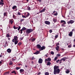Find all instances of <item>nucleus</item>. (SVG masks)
Masks as SVG:
<instances>
[{"label":"nucleus","mask_w":75,"mask_h":75,"mask_svg":"<svg viewBox=\"0 0 75 75\" xmlns=\"http://www.w3.org/2000/svg\"><path fill=\"white\" fill-rule=\"evenodd\" d=\"M54 75H56V74H59L60 72V69H59V66H55L54 67Z\"/></svg>","instance_id":"nucleus-1"},{"label":"nucleus","mask_w":75,"mask_h":75,"mask_svg":"<svg viewBox=\"0 0 75 75\" xmlns=\"http://www.w3.org/2000/svg\"><path fill=\"white\" fill-rule=\"evenodd\" d=\"M32 31H33V30L31 29H26V34H30Z\"/></svg>","instance_id":"nucleus-2"},{"label":"nucleus","mask_w":75,"mask_h":75,"mask_svg":"<svg viewBox=\"0 0 75 75\" xmlns=\"http://www.w3.org/2000/svg\"><path fill=\"white\" fill-rule=\"evenodd\" d=\"M75 22V21H74L73 20H71L69 21H68L67 22V23L68 24H73Z\"/></svg>","instance_id":"nucleus-3"},{"label":"nucleus","mask_w":75,"mask_h":75,"mask_svg":"<svg viewBox=\"0 0 75 75\" xmlns=\"http://www.w3.org/2000/svg\"><path fill=\"white\" fill-rule=\"evenodd\" d=\"M14 39H13L12 40V42H14L15 41H17V40H18V37H17V36H14ZM15 40V41H14Z\"/></svg>","instance_id":"nucleus-4"},{"label":"nucleus","mask_w":75,"mask_h":75,"mask_svg":"<svg viewBox=\"0 0 75 75\" xmlns=\"http://www.w3.org/2000/svg\"><path fill=\"white\" fill-rule=\"evenodd\" d=\"M26 30V28L25 27H23L22 29H21L20 31L19 32H20L21 34H22L23 31H24Z\"/></svg>","instance_id":"nucleus-5"},{"label":"nucleus","mask_w":75,"mask_h":75,"mask_svg":"<svg viewBox=\"0 0 75 75\" xmlns=\"http://www.w3.org/2000/svg\"><path fill=\"white\" fill-rule=\"evenodd\" d=\"M45 23L46 24H47V25H50V22L49 21H45Z\"/></svg>","instance_id":"nucleus-6"},{"label":"nucleus","mask_w":75,"mask_h":75,"mask_svg":"<svg viewBox=\"0 0 75 75\" xmlns=\"http://www.w3.org/2000/svg\"><path fill=\"white\" fill-rule=\"evenodd\" d=\"M68 59V58L67 57H64L62 58V59H60V61H65L66 59Z\"/></svg>","instance_id":"nucleus-7"},{"label":"nucleus","mask_w":75,"mask_h":75,"mask_svg":"<svg viewBox=\"0 0 75 75\" xmlns=\"http://www.w3.org/2000/svg\"><path fill=\"white\" fill-rule=\"evenodd\" d=\"M38 62L40 64H42V59H40L39 60Z\"/></svg>","instance_id":"nucleus-8"},{"label":"nucleus","mask_w":75,"mask_h":75,"mask_svg":"<svg viewBox=\"0 0 75 75\" xmlns=\"http://www.w3.org/2000/svg\"><path fill=\"white\" fill-rule=\"evenodd\" d=\"M45 46H43L41 47L40 49V51H41L42 50H43L45 49Z\"/></svg>","instance_id":"nucleus-9"},{"label":"nucleus","mask_w":75,"mask_h":75,"mask_svg":"<svg viewBox=\"0 0 75 75\" xmlns=\"http://www.w3.org/2000/svg\"><path fill=\"white\" fill-rule=\"evenodd\" d=\"M72 34H73V32L72 31H71L69 34V35L70 37H72Z\"/></svg>","instance_id":"nucleus-10"},{"label":"nucleus","mask_w":75,"mask_h":75,"mask_svg":"<svg viewBox=\"0 0 75 75\" xmlns=\"http://www.w3.org/2000/svg\"><path fill=\"white\" fill-rule=\"evenodd\" d=\"M7 52H8V53H11V50L10 49H8L7 50Z\"/></svg>","instance_id":"nucleus-11"},{"label":"nucleus","mask_w":75,"mask_h":75,"mask_svg":"<svg viewBox=\"0 0 75 75\" xmlns=\"http://www.w3.org/2000/svg\"><path fill=\"white\" fill-rule=\"evenodd\" d=\"M45 10V8H44L42 10L40 11V13H42V12H44Z\"/></svg>","instance_id":"nucleus-12"},{"label":"nucleus","mask_w":75,"mask_h":75,"mask_svg":"<svg viewBox=\"0 0 75 75\" xmlns=\"http://www.w3.org/2000/svg\"><path fill=\"white\" fill-rule=\"evenodd\" d=\"M37 47L38 48H39V49H40L41 48V45H37Z\"/></svg>","instance_id":"nucleus-13"},{"label":"nucleus","mask_w":75,"mask_h":75,"mask_svg":"<svg viewBox=\"0 0 75 75\" xmlns=\"http://www.w3.org/2000/svg\"><path fill=\"white\" fill-rule=\"evenodd\" d=\"M40 51H37V52H36L35 53H34V54H36V55H37V54H39V52H40Z\"/></svg>","instance_id":"nucleus-14"},{"label":"nucleus","mask_w":75,"mask_h":75,"mask_svg":"<svg viewBox=\"0 0 75 75\" xmlns=\"http://www.w3.org/2000/svg\"><path fill=\"white\" fill-rule=\"evenodd\" d=\"M24 71V69H21L20 70V73H23V72Z\"/></svg>","instance_id":"nucleus-15"},{"label":"nucleus","mask_w":75,"mask_h":75,"mask_svg":"<svg viewBox=\"0 0 75 75\" xmlns=\"http://www.w3.org/2000/svg\"><path fill=\"white\" fill-rule=\"evenodd\" d=\"M59 46H57L55 47L57 51H58L59 50Z\"/></svg>","instance_id":"nucleus-16"},{"label":"nucleus","mask_w":75,"mask_h":75,"mask_svg":"<svg viewBox=\"0 0 75 75\" xmlns=\"http://www.w3.org/2000/svg\"><path fill=\"white\" fill-rule=\"evenodd\" d=\"M30 16V13L28 12L26 14V15L25 16L26 18V17H28Z\"/></svg>","instance_id":"nucleus-17"},{"label":"nucleus","mask_w":75,"mask_h":75,"mask_svg":"<svg viewBox=\"0 0 75 75\" xmlns=\"http://www.w3.org/2000/svg\"><path fill=\"white\" fill-rule=\"evenodd\" d=\"M53 21L54 22V23H56L57 21V20L55 18H54L53 19Z\"/></svg>","instance_id":"nucleus-18"},{"label":"nucleus","mask_w":75,"mask_h":75,"mask_svg":"<svg viewBox=\"0 0 75 75\" xmlns=\"http://www.w3.org/2000/svg\"><path fill=\"white\" fill-rule=\"evenodd\" d=\"M6 37L7 38H8L9 37H10V34H7L6 35Z\"/></svg>","instance_id":"nucleus-19"},{"label":"nucleus","mask_w":75,"mask_h":75,"mask_svg":"<svg viewBox=\"0 0 75 75\" xmlns=\"http://www.w3.org/2000/svg\"><path fill=\"white\" fill-rule=\"evenodd\" d=\"M51 62H47V65H51Z\"/></svg>","instance_id":"nucleus-20"},{"label":"nucleus","mask_w":75,"mask_h":75,"mask_svg":"<svg viewBox=\"0 0 75 75\" xmlns=\"http://www.w3.org/2000/svg\"><path fill=\"white\" fill-rule=\"evenodd\" d=\"M49 73L48 72H47L45 73V75H49Z\"/></svg>","instance_id":"nucleus-21"},{"label":"nucleus","mask_w":75,"mask_h":75,"mask_svg":"<svg viewBox=\"0 0 75 75\" xmlns=\"http://www.w3.org/2000/svg\"><path fill=\"white\" fill-rule=\"evenodd\" d=\"M17 6H14L12 7V9H16Z\"/></svg>","instance_id":"nucleus-22"},{"label":"nucleus","mask_w":75,"mask_h":75,"mask_svg":"<svg viewBox=\"0 0 75 75\" xmlns=\"http://www.w3.org/2000/svg\"><path fill=\"white\" fill-rule=\"evenodd\" d=\"M14 42L15 45H16V44H17L18 42L17 40H15Z\"/></svg>","instance_id":"nucleus-23"},{"label":"nucleus","mask_w":75,"mask_h":75,"mask_svg":"<svg viewBox=\"0 0 75 75\" xmlns=\"http://www.w3.org/2000/svg\"><path fill=\"white\" fill-rule=\"evenodd\" d=\"M3 4H4V3L0 1V5H2V6H3Z\"/></svg>","instance_id":"nucleus-24"},{"label":"nucleus","mask_w":75,"mask_h":75,"mask_svg":"<svg viewBox=\"0 0 75 75\" xmlns=\"http://www.w3.org/2000/svg\"><path fill=\"white\" fill-rule=\"evenodd\" d=\"M67 71H66V72L67 74H69V70H68V69H67Z\"/></svg>","instance_id":"nucleus-25"},{"label":"nucleus","mask_w":75,"mask_h":75,"mask_svg":"<svg viewBox=\"0 0 75 75\" xmlns=\"http://www.w3.org/2000/svg\"><path fill=\"white\" fill-rule=\"evenodd\" d=\"M13 64V62L12 61H10L9 65H11Z\"/></svg>","instance_id":"nucleus-26"},{"label":"nucleus","mask_w":75,"mask_h":75,"mask_svg":"<svg viewBox=\"0 0 75 75\" xmlns=\"http://www.w3.org/2000/svg\"><path fill=\"white\" fill-rule=\"evenodd\" d=\"M35 38H33L31 40V41L32 42H34V41H35Z\"/></svg>","instance_id":"nucleus-27"},{"label":"nucleus","mask_w":75,"mask_h":75,"mask_svg":"<svg viewBox=\"0 0 75 75\" xmlns=\"http://www.w3.org/2000/svg\"><path fill=\"white\" fill-rule=\"evenodd\" d=\"M57 57H60V56H61V54H57Z\"/></svg>","instance_id":"nucleus-28"},{"label":"nucleus","mask_w":75,"mask_h":75,"mask_svg":"<svg viewBox=\"0 0 75 75\" xmlns=\"http://www.w3.org/2000/svg\"><path fill=\"white\" fill-rule=\"evenodd\" d=\"M45 62L46 63H47V62H48V59L47 58V59H45Z\"/></svg>","instance_id":"nucleus-29"},{"label":"nucleus","mask_w":75,"mask_h":75,"mask_svg":"<svg viewBox=\"0 0 75 75\" xmlns=\"http://www.w3.org/2000/svg\"><path fill=\"white\" fill-rule=\"evenodd\" d=\"M10 23H11V24H13V21L12 20H10Z\"/></svg>","instance_id":"nucleus-30"},{"label":"nucleus","mask_w":75,"mask_h":75,"mask_svg":"<svg viewBox=\"0 0 75 75\" xmlns=\"http://www.w3.org/2000/svg\"><path fill=\"white\" fill-rule=\"evenodd\" d=\"M58 59V57H56L54 59V61H57V59Z\"/></svg>","instance_id":"nucleus-31"},{"label":"nucleus","mask_w":75,"mask_h":75,"mask_svg":"<svg viewBox=\"0 0 75 75\" xmlns=\"http://www.w3.org/2000/svg\"><path fill=\"white\" fill-rule=\"evenodd\" d=\"M61 23H64V22H65V21L64 20H62L61 21Z\"/></svg>","instance_id":"nucleus-32"},{"label":"nucleus","mask_w":75,"mask_h":75,"mask_svg":"<svg viewBox=\"0 0 75 75\" xmlns=\"http://www.w3.org/2000/svg\"><path fill=\"white\" fill-rule=\"evenodd\" d=\"M47 59H48V61H51V58L50 57H49Z\"/></svg>","instance_id":"nucleus-33"},{"label":"nucleus","mask_w":75,"mask_h":75,"mask_svg":"<svg viewBox=\"0 0 75 75\" xmlns=\"http://www.w3.org/2000/svg\"><path fill=\"white\" fill-rule=\"evenodd\" d=\"M50 54H51L52 55H54V52L51 51L50 52Z\"/></svg>","instance_id":"nucleus-34"},{"label":"nucleus","mask_w":75,"mask_h":75,"mask_svg":"<svg viewBox=\"0 0 75 75\" xmlns=\"http://www.w3.org/2000/svg\"><path fill=\"white\" fill-rule=\"evenodd\" d=\"M20 28H21V26H19L18 28V31H19V30H20Z\"/></svg>","instance_id":"nucleus-35"},{"label":"nucleus","mask_w":75,"mask_h":75,"mask_svg":"<svg viewBox=\"0 0 75 75\" xmlns=\"http://www.w3.org/2000/svg\"><path fill=\"white\" fill-rule=\"evenodd\" d=\"M24 18L22 19H21L20 20V21H21V22H22V21H24Z\"/></svg>","instance_id":"nucleus-36"},{"label":"nucleus","mask_w":75,"mask_h":75,"mask_svg":"<svg viewBox=\"0 0 75 75\" xmlns=\"http://www.w3.org/2000/svg\"><path fill=\"white\" fill-rule=\"evenodd\" d=\"M6 14H7V13L6 12H5L4 13V16H6Z\"/></svg>","instance_id":"nucleus-37"},{"label":"nucleus","mask_w":75,"mask_h":75,"mask_svg":"<svg viewBox=\"0 0 75 75\" xmlns=\"http://www.w3.org/2000/svg\"><path fill=\"white\" fill-rule=\"evenodd\" d=\"M13 28L15 29H17V28H18V27H15V26H13Z\"/></svg>","instance_id":"nucleus-38"},{"label":"nucleus","mask_w":75,"mask_h":75,"mask_svg":"<svg viewBox=\"0 0 75 75\" xmlns=\"http://www.w3.org/2000/svg\"><path fill=\"white\" fill-rule=\"evenodd\" d=\"M16 69H17V70H18V69H20V68L17 67L16 68Z\"/></svg>","instance_id":"nucleus-39"},{"label":"nucleus","mask_w":75,"mask_h":75,"mask_svg":"<svg viewBox=\"0 0 75 75\" xmlns=\"http://www.w3.org/2000/svg\"><path fill=\"white\" fill-rule=\"evenodd\" d=\"M56 13L54 14V16H57V15H58V13H57V12H56Z\"/></svg>","instance_id":"nucleus-40"},{"label":"nucleus","mask_w":75,"mask_h":75,"mask_svg":"<svg viewBox=\"0 0 75 75\" xmlns=\"http://www.w3.org/2000/svg\"><path fill=\"white\" fill-rule=\"evenodd\" d=\"M21 42H19L18 43V45H21Z\"/></svg>","instance_id":"nucleus-41"},{"label":"nucleus","mask_w":75,"mask_h":75,"mask_svg":"<svg viewBox=\"0 0 75 75\" xmlns=\"http://www.w3.org/2000/svg\"><path fill=\"white\" fill-rule=\"evenodd\" d=\"M58 35H55V38H58Z\"/></svg>","instance_id":"nucleus-42"},{"label":"nucleus","mask_w":75,"mask_h":75,"mask_svg":"<svg viewBox=\"0 0 75 75\" xmlns=\"http://www.w3.org/2000/svg\"><path fill=\"white\" fill-rule=\"evenodd\" d=\"M18 14L19 16H20V15H21V13H20V12H18Z\"/></svg>","instance_id":"nucleus-43"},{"label":"nucleus","mask_w":75,"mask_h":75,"mask_svg":"<svg viewBox=\"0 0 75 75\" xmlns=\"http://www.w3.org/2000/svg\"><path fill=\"white\" fill-rule=\"evenodd\" d=\"M27 8V9L28 10H30V7H28Z\"/></svg>","instance_id":"nucleus-44"},{"label":"nucleus","mask_w":75,"mask_h":75,"mask_svg":"<svg viewBox=\"0 0 75 75\" xmlns=\"http://www.w3.org/2000/svg\"><path fill=\"white\" fill-rule=\"evenodd\" d=\"M22 17L23 18H26V17H25V16H24V15H22Z\"/></svg>","instance_id":"nucleus-45"},{"label":"nucleus","mask_w":75,"mask_h":75,"mask_svg":"<svg viewBox=\"0 0 75 75\" xmlns=\"http://www.w3.org/2000/svg\"><path fill=\"white\" fill-rule=\"evenodd\" d=\"M59 45V43H57V44H56V46H58V45Z\"/></svg>","instance_id":"nucleus-46"},{"label":"nucleus","mask_w":75,"mask_h":75,"mask_svg":"<svg viewBox=\"0 0 75 75\" xmlns=\"http://www.w3.org/2000/svg\"><path fill=\"white\" fill-rule=\"evenodd\" d=\"M31 59L32 60H33L34 59H35V58H34V57L33 56L32 57Z\"/></svg>","instance_id":"nucleus-47"},{"label":"nucleus","mask_w":75,"mask_h":75,"mask_svg":"<svg viewBox=\"0 0 75 75\" xmlns=\"http://www.w3.org/2000/svg\"><path fill=\"white\" fill-rule=\"evenodd\" d=\"M49 31H50V33H52V30H50Z\"/></svg>","instance_id":"nucleus-48"},{"label":"nucleus","mask_w":75,"mask_h":75,"mask_svg":"<svg viewBox=\"0 0 75 75\" xmlns=\"http://www.w3.org/2000/svg\"><path fill=\"white\" fill-rule=\"evenodd\" d=\"M62 61H60V60L59 61V64H61V63H62Z\"/></svg>","instance_id":"nucleus-49"},{"label":"nucleus","mask_w":75,"mask_h":75,"mask_svg":"<svg viewBox=\"0 0 75 75\" xmlns=\"http://www.w3.org/2000/svg\"><path fill=\"white\" fill-rule=\"evenodd\" d=\"M68 47L69 48H71V45H69L68 46Z\"/></svg>","instance_id":"nucleus-50"},{"label":"nucleus","mask_w":75,"mask_h":75,"mask_svg":"<svg viewBox=\"0 0 75 75\" xmlns=\"http://www.w3.org/2000/svg\"><path fill=\"white\" fill-rule=\"evenodd\" d=\"M59 59H58L56 61L57 63V64L58 63V62H59Z\"/></svg>","instance_id":"nucleus-51"},{"label":"nucleus","mask_w":75,"mask_h":75,"mask_svg":"<svg viewBox=\"0 0 75 75\" xmlns=\"http://www.w3.org/2000/svg\"><path fill=\"white\" fill-rule=\"evenodd\" d=\"M37 1H38L39 2H41L42 0H37Z\"/></svg>","instance_id":"nucleus-52"},{"label":"nucleus","mask_w":75,"mask_h":75,"mask_svg":"<svg viewBox=\"0 0 75 75\" xmlns=\"http://www.w3.org/2000/svg\"><path fill=\"white\" fill-rule=\"evenodd\" d=\"M66 24V22H64L62 24L65 25Z\"/></svg>","instance_id":"nucleus-53"},{"label":"nucleus","mask_w":75,"mask_h":75,"mask_svg":"<svg viewBox=\"0 0 75 75\" xmlns=\"http://www.w3.org/2000/svg\"><path fill=\"white\" fill-rule=\"evenodd\" d=\"M20 40H23V37L21 38H20Z\"/></svg>","instance_id":"nucleus-54"},{"label":"nucleus","mask_w":75,"mask_h":75,"mask_svg":"<svg viewBox=\"0 0 75 75\" xmlns=\"http://www.w3.org/2000/svg\"><path fill=\"white\" fill-rule=\"evenodd\" d=\"M62 26L63 27H65V25H64L63 24H62Z\"/></svg>","instance_id":"nucleus-55"},{"label":"nucleus","mask_w":75,"mask_h":75,"mask_svg":"<svg viewBox=\"0 0 75 75\" xmlns=\"http://www.w3.org/2000/svg\"><path fill=\"white\" fill-rule=\"evenodd\" d=\"M14 72H15V71H13L11 72V73H12V74H13V73H14Z\"/></svg>","instance_id":"nucleus-56"},{"label":"nucleus","mask_w":75,"mask_h":75,"mask_svg":"<svg viewBox=\"0 0 75 75\" xmlns=\"http://www.w3.org/2000/svg\"><path fill=\"white\" fill-rule=\"evenodd\" d=\"M13 18H15V15H13Z\"/></svg>","instance_id":"nucleus-57"},{"label":"nucleus","mask_w":75,"mask_h":75,"mask_svg":"<svg viewBox=\"0 0 75 75\" xmlns=\"http://www.w3.org/2000/svg\"><path fill=\"white\" fill-rule=\"evenodd\" d=\"M2 63V62L0 61V65H1V64Z\"/></svg>","instance_id":"nucleus-58"},{"label":"nucleus","mask_w":75,"mask_h":75,"mask_svg":"<svg viewBox=\"0 0 75 75\" xmlns=\"http://www.w3.org/2000/svg\"><path fill=\"white\" fill-rule=\"evenodd\" d=\"M16 60V59H12V61H15Z\"/></svg>","instance_id":"nucleus-59"},{"label":"nucleus","mask_w":75,"mask_h":75,"mask_svg":"<svg viewBox=\"0 0 75 75\" xmlns=\"http://www.w3.org/2000/svg\"><path fill=\"white\" fill-rule=\"evenodd\" d=\"M75 31L74 29H73L72 30V31Z\"/></svg>","instance_id":"nucleus-60"},{"label":"nucleus","mask_w":75,"mask_h":75,"mask_svg":"<svg viewBox=\"0 0 75 75\" xmlns=\"http://www.w3.org/2000/svg\"><path fill=\"white\" fill-rule=\"evenodd\" d=\"M57 13V12L54 11V12H53V13Z\"/></svg>","instance_id":"nucleus-61"},{"label":"nucleus","mask_w":75,"mask_h":75,"mask_svg":"<svg viewBox=\"0 0 75 75\" xmlns=\"http://www.w3.org/2000/svg\"><path fill=\"white\" fill-rule=\"evenodd\" d=\"M40 74H41V72H39V73H38V74L40 75Z\"/></svg>","instance_id":"nucleus-62"},{"label":"nucleus","mask_w":75,"mask_h":75,"mask_svg":"<svg viewBox=\"0 0 75 75\" xmlns=\"http://www.w3.org/2000/svg\"><path fill=\"white\" fill-rule=\"evenodd\" d=\"M31 62L32 64H34V62H33V61H32Z\"/></svg>","instance_id":"nucleus-63"},{"label":"nucleus","mask_w":75,"mask_h":75,"mask_svg":"<svg viewBox=\"0 0 75 75\" xmlns=\"http://www.w3.org/2000/svg\"><path fill=\"white\" fill-rule=\"evenodd\" d=\"M73 47H75V45H73Z\"/></svg>","instance_id":"nucleus-64"}]
</instances>
